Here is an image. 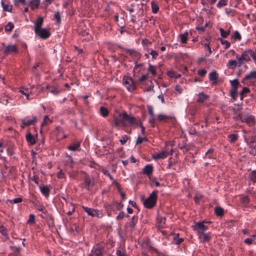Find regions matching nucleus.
Wrapping results in <instances>:
<instances>
[{
  "mask_svg": "<svg viewBox=\"0 0 256 256\" xmlns=\"http://www.w3.org/2000/svg\"><path fill=\"white\" fill-rule=\"evenodd\" d=\"M44 19L42 17L38 18L34 22V31L42 28L43 24Z\"/></svg>",
  "mask_w": 256,
  "mask_h": 256,
  "instance_id": "nucleus-17",
  "label": "nucleus"
},
{
  "mask_svg": "<svg viewBox=\"0 0 256 256\" xmlns=\"http://www.w3.org/2000/svg\"><path fill=\"white\" fill-rule=\"evenodd\" d=\"M14 28V24L11 22H9L5 26V31L6 32H12Z\"/></svg>",
  "mask_w": 256,
  "mask_h": 256,
  "instance_id": "nucleus-34",
  "label": "nucleus"
},
{
  "mask_svg": "<svg viewBox=\"0 0 256 256\" xmlns=\"http://www.w3.org/2000/svg\"><path fill=\"white\" fill-rule=\"evenodd\" d=\"M230 84L232 86V89H238V87L240 84L238 81L236 79H234V80H230Z\"/></svg>",
  "mask_w": 256,
  "mask_h": 256,
  "instance_id": "nucleus-37",
  "label": "nucleus"
},
{
  "mask_svg": "<svg viewBox=\"0 0 256 256\" xmlns=\"http://www.w3.org/2000/svg\"><path fill=\"white\" fill-rule=\"evenodd\" d=\"M123 84L125 85L129 91H133L136 89V84L133 79L130 77H124L123 78Z\"/></svg>",
  "mask_w": 256,
  "mask_h": 256,
  "instance_id": "nucleus-3",
  "label": "nucleus"
},
{
  "mask_svg": "<svg viewBox=\"0 0 256 256\" xmlns=\"http://www.w3.org/2000/svg\"><path fill=\"white\" fill-rule=\"evenodd\" d=\"M194 229L201 234L208 229V226L204 224V222H198L194 226Z\"/></svg>",
  "mask_w": 256,
  "mask_h": 256,
  "instance_id": "nucleus-8",
  "label": "nucleus"
},
{
  "mask_svg": "<svg viewBox=\"0 0 256 256\" xmlns=\"http://www.w3.org/2000/svg\"><path fill=\"white\" fill-rule=\"evenodd\" d=\"M213 149H210L208 150V152H206V156H208V158H212V156H211V154L213 152Z\"/></svg>",
  "mask_w": 256,
  "mask_h": 256,
  "instance_id": "nucleus-64",
  "label": "nucleus"
},
{
  "mask_svg": "<svg viewBox=\"0 0 256 256\" xmlns=\"http://www.w3.org/2000/svg\"><path fill=\"white\" fill-rule=\"evenodd\" d=\"M69 206L72 208V210L68 211H66L64 210V212L67 215L70 216L75 211V208L74 205L72 203L69 204Z\"/></svg>",
  "mask_w": 256,
  "mask_h": 256,
  "instance_id": "nucleus-38",
  "label": "nucleus"
},
{
  "mask_svg": "<svg viewBox=\"0 0 256 256\" xmlns=\"http://www.w3.org/2000/svg\"><path fill=\"white\" fill-rule=\"evenodd\" d=\"M200 234L199 238L202 239L204 242H208L210 240L211 236L210 234L202 232Z\"/></svg>",
  "mask_w": 256,
  "mask_h": 256,
  "instance_id": "nucleus-22",
  "label": "nucleus"
},
{
  "mask_svg": "<svg viewBox=\"0 0 256 256\" xmlns=\"http://www.w3.org/2000/svg\"><path fill=\"white\" fill-rule=\"evenodd\" d=\"M40 190L42 193L46 196H48L50 194V189L48 186H40Z\"/></svg>",
  "mask_w": 256,
  "mask_h": 256,
  "instance_id": "nucleus-23",
  "label": "nucleus"
},
{
  "mask_svg": "<svg viewBox=\"0 0 256 256\" xmlns=\"http://www.w3.org/2000/svg\"><path fill=\"white\" fill-rule=\"evenodd\" d=\"M2 6L3 10L5 12H12V6L6 4L2 0Z\"/></svg>",
  "mask_w": 256,
  "mask_h": 256,
  "instance_id": "nucleus-25",
  "label": "nucleus"
},
{
  "mask_svg": "<svg viewBox=\"0 0 256 256\" xmlns=\"http://www.w3.org/2000/svg\"><path fill=\"white\" fill-rule=\"evenodd\" d=\"M230 96L232 97V98L234 100H236V98L238 96L237 90L232 89L230 90Z\"/></svg>",
  "mask_w": 256,
  "mask_h": 256,
  "instance_id": "nucleus-41",
  "label": "nucleus"
},
{
  "mask_svg": "<svg viewBox=\"0 0 256 256\" xmlns=\"http://www.w3.org/2000/svg\"><path fill=\"white\" fill-rule=\"evenodd\" d=\"M147 108L150 116H154L153 107L151 106H148Z\"/></svg>",
  "mask_w": 256,
  "mask_h": 256,
  "instance_id": "nucleus-54",
  "label": "nucleus"
},
{
  "mask_svg": "<svg viewBox=\"0 0 256 256\" xmlns=\"http://www.w3.org/2000/svg\"><path fill=\"white\" fill-rule=\"evenodd\" d=\"M128 139V137L126 135H124L120 140V142L122 145H124Z\"/></svg>",
  "mask_w": 256,
  "mask_h": 256,
  "instance_id": "nucleus-47",
  "label": "nucleus"
},
{
  "mask_svg": "<svg viewBox=\"0 0 256 256\" xmlns=\"http://www.w3.org/2000/svg\"><path fill=\"white\" fill-rule=\"evenodd\" d=\"M166 223V218L164 217H160L158 219L159 226H162Z\"/></svg>",
  "mask_w": 256,
  "mask_h": 256,
  "instance_id": "nucleus-50",
  "label": "nucleus"
},
{
  "mask_svg": "<svg viewBox=\"0 0 256 256\" xmlns=\"http://www.w3.org/2000/svg\"><path fill=\"white\" fill-rule=\"evenodd\" d=\"M250 180L254 182H256V170L252 171L248 176Z\"/></svg>",
  "mask_w": 256,
  "mask_h": 256,
  "instance_id": "nucleus-33",
  "label": "nucleus"
},
{
  "mask_svg": "<svg viewBox=\"0 0 256 256\" xmlns=\"http://www.w3.org/2000/svg\"><path fill=\"white\" fill-rule=\"evenodd\" d=\"M232 38L238 40H241V36L239 32L238 31H236L234 32V35L232 36Z\"/></svg>",
  "mask_w": 256,
  "mask_h": 256,
  "instance_id": "nucleus-55",
  "label": "nucleus"
},
{
  "mask_svg": "<svg viewBox=\"0 0 256 256\" xmlns=\"http://www.w3.org/2000/svg\"><path fill=\"white\" fill-rule=\"evenodd\" d=\"M82 208L88 215L92 217L96 216L98 218L102 217V214H100L99 211L96 209L94 210L84 206H82Z\"/></svg>",
  "mask_w": 256,
  "mask_h": 256,
  "instance_id": "nucleus-4",
  "label": "nucleus"
},
{
  "mask_svg": "<svg viewBox=\"0 0 256 256\" xmlns=\"http://www.w3.org/2000/svg\"><path fill=\"white\" fill-rule=\"evenodd\" d=\"M157 200V192L154 191L144 202V206L148 208H152Z\"/></svg>",
  "mask_w": 256,
  "mask_h": 256,
  "instance_id": "nucleus-2",
  "label": "nucleus"
},
{
  "mask_svg": "<svg viewBox=\"0 0 256 256\" xmlns=\"http://www.w3.org/2000/svg\"><path fill=\"white\" fill-rule=\"evenodd\" d=\"M0 232L4 236H7V232H6V230L4 228V226H0Z\"/></svg>",
  "mask_w": 256,
  "mask_h": 256,
  "instance_id": "nucleus-49",
  "label": "nucleus"
},
{
  "mask_svg": "<svg viewBox=\"0 0 256 256\" xmlns=\"http://www.w3.org/2000/svg\"><path fill=\"white\" fill-rule=\"evenodd\" d=\"M40 0H31L29 2V6L31 10H34L38 8Z\"/></svg>",
  "mask_w": 256,
  "mask_h": 256,
  "instance_id": "nucleus-19",
  "label": "nucleus"
},
{
  "mask_svg": "<svg viewBox=\"0 0 256 256\" xmlns=\"http://www.w3.org/2000/svg\"><path fill=\"white\" fill-rule=\"evenodd\" d=\"M254 240L252 238H248L244 240V242L246 244L250 245L252 244Z\"/></svg>",
  "mask_w": 256,
  "mask_h": 256,
  "instance_id": "nucleus-61",
  "label": "nucleus"
},
{
  "mask_svg": "<svg viewBox=\"0 0 256 256\" xmlns=\"http://www.w3.org/2000/svg\"><path fill=\"white\" fill-rule=\"evenodd\" d=\"M100 114L103 117L107 116L109 114L108 110L106 108L103 107V106H101L100 108Z\"/></svg>",
  "mask_w": 256,
  "mask_h": 256,
  "instance_id": "nucleus-28",
  "label": "nucleus"
},
{
  "mask_svg": "<svg viewBox=\"0 0 256 256\" xmlns=\"http://www.w3.org/2000/svg\"><path fill=\"white\" fill-rule=\"evenodd\" d=\"M35 220L34 216L32 214H30L29 220L28 222V223H34Z\"/></svg>",
  "mask_w": 256,
  "mask_h": 256,
  "instance_id": "nucleus-59",
  "label": "nucleus"
},
{
  "mask_svg": "<svg viewBox=\"0 0 256 256\" xmlns=\"http://www.w3.org/2000/svg\"><path fill=\"white\" fill-rule=\"evenodd\" d=\"M18 52V48L16 45H8L5 48L4 53L5 54H16Z\"/></svg>",
  "mask_w": 256,
  "mask_h": 256,
  "instance_id": "nucleus-13",
  "label": "nucleus"
},
{
  "mask_svg": "<svg viewBox=\"0 0 256 256\" xmlns=\"http://www.w3.org/2000/svg\"><path fill=\"white\" fill-rule=\"evenodd\" d=\"M102 172L104 175L108 176L110 178V180H114L113 177L110 174V173L109 172L108 170H106V169H102Z\"/></svg>",
  "mask_w": 256,
  "mask_h": 256,
  "instance_id": "nucleus-53",
  "label": "nucleus"
},
{
  "mask_svg": "<svg viewBox=\"0 0 256 256\" xmlns=\"http://www.w3.org/2000/svg\"><path fill=\"white\" fill-rule=\"evenodd\" d=\"M26 140L28 142L30 145L36 144V140L34 136L30 132H28L26 136Z\"/></svg>",
  "mask_w": 256,
  "mask_h": 256,
  "instance_id": "nucleus-20",
  "label": "nucleus"
},
{
  "mask_svg": "<svg viewBox=\"0 0 256 256\" xmlns=\"http://www.w3.org/2000/svg\"><path fill=\"white\" fill-rule=\"evenodd\" d=\"M37 121V118L36 116H32V118L30 120H26V119H22L21 120L22 122L21 127L24 128L26 126H30V125L34 124Z\"/></svg>",
  "mask_w": 256,
  "mask_h": 256,
  "instance_id": "nucleus-12",
  "label": "nucleus"
},
{
  "mask_svg": "<svg viewBox=\"0 0 256 256\" xmlns=\"http://www.w3.org/2000/svg\"><path fill=\"white\" fill-rule=\"evenodd\" d=\"M54 18L56 20V22L58 24H60L61 22V16L60 12L58 11L54 14Z\"/></svg>",
  "mask_w": 256,
  "mask_h": 256,
  "instance_id": "nucleus-45",
  "label": "nucleus"
},
{
  "mask_svg": "<svg viewBox=\"0 0 256 256\" xmlns=\"http://www.w3.org/2000/svg\"><path fill=\"white\" fill-rule=\"evenodd\" d=\"M168 152L166 151H162L160 152L154 153L152 154V158L155 160L159 159H164L168 156Z\"/></svg>",
  "mask_w": 256,
  "mask_h": 256,
  "instance_id": "nucleus-14",
  "label": "nucleus"
},
{
  "mask_svg": "<svg viewBox=\"0 0 256 256\" xmlns=\"http://www.w3.org/2000/svg\"><path fill=\"white\" fill-rule=\"evenodd\" d=\"M22 200L21 198H14L12 200H10V202L11 203L13 202L14 204H17V203L21 202H22Z\"/></svg>",
  "mask_w": 256,
  "mask_h": 256,
  "instance_id": "nucleus-56",
  "label": "nucleus"
},
{
  "mask_svg": "<svg viewBox=\"0 0 256 256\" xmlns=\"http://www.w3.org/2000/svg\"><path fill=\"white\" fill-rule=\"evenodd\" d=\"M249 50H252L251 49H248V50H246L242 54V55L240 56H236V58L238 59V60L239 61V62H238V66H240L242 64V62H240L241 60H245V61H249L250 60V53H249L248 52V51Z\"/></svg>",
  "mask_w": 256,
  "mask_h": 256,
  "instance_id": "nucleus-5",
  "label": "nucleus"
},
{
  "mask_svg": "<svg viewBox=\"0 0 256 256\" xmlns=\"http://www.w3.org/2000/svg\"><path fill=\"white\" fill-rule=\"evenodd\" d=\"M148 71L150 72L152 75H156V74L155 67L152 64H149Z\"/></svg>",
  "mask_w": 256,
  "mask_h": 256,
  "instance_id": "nucleus-43",
  "label": "nucleus"
},
{
  "mask_svg": "<svg viewBox=\"0 0 256 256\" xmlns=\"http://www.w3.org/2000/svg\"><path fill=\"white\" fill-rule=\"evenodd\" d=\"M238 118H240L242 122H244L250 126H253L254 124V118L252 116L242 118V114H239L236 118L237 120Z\"/></svg>",
  "mask_w": 256,
  "mask_h": 256,
  "instance_id": "nucleus-7",
  "label": "nucleus"
},
{
  "mask_svg": "<svg viewBox=\"0 0 256 256\" xmlns=\"http://www.w3.org/2000/svg\"><path fill=\"white\" fill-rule=\"evenodd\" d=\"M146 140V139L144 138H142V137L138 136V138H137L136 144H140L143 142V141L144 140Z\"/></svg>",
  "mask_w": 256,
  "mask_h": 256,
  "instance_id": "nucleus-62",
  "label": "nucleus"
},
{
  "mask_svg": "<svg viewBox=\"0 0 256 256\" xmlns=\"http://www.w3.org/2000/svg\"><path fill=\"white\" fill-rule=\"evenodd\" d=\"M209 78L213 84H216L218 82V74L216 71H213L210 74Z\"/></svg>",
  "mask_w": 256,
  "mask_h": 256,
  "instance_id": "nucleus-18",
  "label": "nucleus"
},
{
  "mask_svg": "<svg viewBox=\"0 0 256 256\" xmlns=\"http://www.w3.org/2000/svg\"><path fill=\"white\" fill-rule=\"evenodd\" d=\"M188 36V33L187 32H186L184 34H180V41L182 43L186 44L187 42Z\"/></svg>",
  "mask_w": 256,
  "mask_h": 256,
  "instance_id": "nucleus-29",
  "label": "nucleus"
},
{
  "mask_svg": "<svg viewBox=\"0 0 256 256\" xmlns=\"http://www.w3.org/2000/svg\"><path fill=\"white\" fill-rule=\"evenodd\" d=\"M80 145V142L78 141L75 142L74 144L68 146V149L70 150L76 151L78 150Z\"/></svg>",
  "mask_w": 256,
  "mask_h": 256,
  "instance_id": "nucleus-24",
  "label": "nucleus"
},
{
  "mask_svg": "<svg viewBox=\"0 0 256 256\" xmlns=\"http://www.w3.org/2000/svg\"><path fill=\"white\" fill-rule=\"evenodd\" d=\"M256 79V71H252L249 74H247L244 78V80Z\"/></svg>",
  "mask_w": 256,
  "mask_h": 256,
  "instance_id": "nucleus-27",
  "label": "nucleus"
},
{
  "mask_svg": "<svg viewBox=\"0 0 256 256\" xmlns=\"http://www.w3.org/2000/svg\"><path fill=\"white\" fill-rule=\"evenodd\" d=\"M220 32L221 36L224 38H226L230 34V30L226 31L222 28L220 29Z\"/></svg>",
  "mask_w": 256,
  "mask_h": 256,
  "instance_id": "nucleus-35",
  "label": "nucleus"
},
{
  "mask_svg": "<svg viewBox=\"0 0 256 256\" xmlns=\"http://www.w3.org/2000/svg\"><path fill=\"white\" fill-rule=\"evenodd\" d=\"M238 64V62L235 60H229L228 66L229 67L234 68L236 67V65Z\"/></svg>",
  "mask_w": 256,
  "mask_h": 256,
  "instance_id": "nucleus-42",
  "label": "nucleus"
},
{
  "mask_svg": "<svg viewBox=\"0 0 256 256\" xmlns=\"http://www.w3.org/2000/svg\"><path fill=\"white\" fill-rule=\"evenodd\" d=\"M250 92V90L248 88H246V87H244L243 88L242 90V91L241 92H240V94L241 95H243L244 94L246 93H248Z\"/></svg>",
  "mask_w": 256,
  "mask_h": 256,
  "instance_id": "nucleus-63",
  "label": "nucleus"
},
{
  "mask_svg": "<svg viewBox=\"0 0 256 256\" xmlns=\"http://www.w3.org/2000/svg\"><path fill=\"white\" fill-rule=\"evenodd\" d=\"M144 5L142 4H141V6L142 8H140V10H138V22H140L142 20V19L140 18L141 17L144 16V11L143 8V6ZM131 21L132 22V23L135 24L138 22V20L136 19V16L134 15H132V19Z\"/></svg>",
  "mask_w": 256,
  "mask_h": 256,
  "instance_id": "nucleus-10",
  "label": "nucleus"
},
{
  "mask_svg": "<svg viewBox=\"0 0 256 256\" xmlns=\"http://www.w3.org/2000/svg\"><path fill=\"white\" fill-rule=\"evenodd\" d=\"M248 52L250 53V56L252 57L255 64H256V56L253 50H249Z\"/></svg>",
  "mask_w": 256,
  "mask_h": 256,
  "instance_id": "nucleus-58",
  "label": "nucleus"
},
{
  "mask_svg": "<svg viewBox=\"0 0 256 256\" xmlns=\"http://www.w3.org/2000/svg\"><path fill=\"white\" fill-rule=\"evenodd\" d=\"M206 70L204 69H202V70H200L198 71V74L202 77L206 75Z\"/></svg>",
  "mask_w": 256,
  "mask_h": 256,
  "instance_id": "nucleus-60",
  "label": "nucleus"
},
{
  "mask_svg": "<svg viewBox=\"0 0 256 256\" xmlns=\"http://www.w3.org/2000/svg\"><path fill=\"white\" fill-rule=\"evenodd\" d=\"M54 0H44L43 4H44V8H47L49 5L54 2Z\"/></svg>",
  "mask_w": 256,
  "mask_h": 256,
  "instance_id": "nucleus-48",
  "label": "nucleus"
},
{
  "mask_svg": "<svg viewBox=\"0 0 256 256\" xmlns=\"http://www.w3.org/2000/svg\"><path fill=\"white\" fill-rule=\"evenodd\" d=\"M116 256H128L122 250L120 249L117 250Z\"/></svg>",
  "mask_w": 256,
  "mask_h": 256,
  "instance_id": "nucleus-52",
  "label": "nucleus"
},
{
  "mask_svg": "<svg viewBox=\"0 0 256 256\" xmlns=\"http://www.w3.org/2000/svg\"><path fill=\"white\" fill-rule=\"evenodd\" d=\"M36 34L39 36L40 38L46 39L50 36V32L46 28H41L37 30L34 31Z\"/></svg>",
  "mask_w": 256,
  "mask_h": 256,
  "instance_id": "nucleus-9",
  "label": "nucleus"
},
{
  "mask_svg": "<svg viewBox=\"0 0 256 256\" xmlns=\"http://www.w3.org/2000/svg\"><path fill=\"white\" fill-rule=\"evenodd\" d=\"M104 249L99 246L94 247L88 256H104Z\"/></svg>",
  "mask_w": 256,
  "mask_h": 256,
  "instance_id": "nucleus-11",
  "label": "nucleus"
},
{
  "mask_svg": "<svg viewBox=\"0 0 256 256\" xmlns=\"http://www.w3.org/2000/svg\"><path fill=\"white\" fill-rule=\"evenodd\" d=\"M242 203L248 204L250 202L249 198L248 196H244L242 198Z\"/></svg>",
  "mask_w": 256,
  "mask_h": 256,
  "instance_id": "nucleus-57",
  "label": "nucleus"
},
{
  "mask_svg": "<svg viewBox=\"0 0 256 256\" xmlns=\"http://www.w3.org/2000/svg\"><path fill=\"white\" fill-rule=\"evenodd\" d=\"M150 54L152 56V58L154 60L156 59L158 55V52L154 50H151Z\"/></svg>",
  "mask_w": 256,
  "mask_h": 256,
  "instance_id": "nucleus-51",
  "label": "nucleus"
},
{
  "mask_svg": "<svg viewBox=\"0 0 256 256\" xmlns=\"http://www.w3.org/2000/svg\"><path fill=\"white\" fill-rule=\"evenodd\" d=\"M125 216H128V215L126 214L125 213L123 212H120L119 214L117 216L116 219L118 220H122Z\"/></svg>",
  "mask_w": 256,
  "mask_h": 256,
  "instance_id": "nucleus-46",
  "label": "nucleus"
},
{
  "mask_svg": "<svg viewBox=\"0 0 256 256\" xmlns=\"http://www.w3.org/2000/svg\"><path fill=\"white\" fill-rule=\"evenodd\" d=\"M152 11L154 14H156L159 10L158 5L154 2H152Z\"/></svg>",
  "mask_w": 256,
  "mask_h": 256,
  "instance_id": "nucleus-36",
  "label": "nucleus"
},
{
  "mask_svg": "<svg viewBox=\"0 0 256 256\" xmlns=\"http://www.w3.org/2000/svg\"><path fill=\"white\" fill-rule=\"evenodd\" d=\"M238 138L237 134H230L228 136L229 140L231 143H234L236 142Z\"/></svg>",
  "mask_w": 256,
  "mask_h": 256,
  "instance_id": "nucleus-32",
  "label": "nucleus"
},
{
  "mask_svg": "<svg viewBox=\"0 0 256 256\" xmlns=\"http://www.w3.org/2000/svg\"><path fill=\"white\" fill-rule=\"evenodd\" d=\"M84 184L87 190H90L94 186V182L89 177H86L84 180Z\"/></svg>",
  "mask_w": 256,
  "mask_h": 256,
  "instance_id": "nucleus-16",
  "label": "nucleus"
},
{
  "mask_svg": "<svg viewBox=\"0 0 256 256\" xmlns=\"http://www.w3.org/2000/svg\"><path fill=\"white\" fill-rule=\"evenodd\" d=\"M220 40L222 44L224 46L225 49H227L230 46V42L228 41L222 40V38H220Z\"/></svg>",
  "mask_w": 256,
  "mask_h": 256,
  "instance_id": "nucleus-40",
  "label": "nucleus"
},
{
  "mask_svg": "<svg viewBox=\"0 0 256 256\" xmlns=\"http://www.w3.org/2000/svg\"><path fill=\"white\" fill-rule=\"evenodd\" d=\"M215 213L216 216H221L224 215V210L220 206H217L215 208Z\"/></svg>",
  "mask_w": 256,
  "mask_h": 256,
  "instance_id": "nucleus-31",
  "label": "nucleus"
},
{
  "mask_svg": "<svg viewBox=\"0 0 256 256\" xmlns=\"http://www.w3.org/2000/svg\"><path fill=\"white\" fill-rule=\"evenodd\" d=\"M138 216H133L131 220V221L130 222H127L126 224V229L128 231L132 232L134 230V228L138 222Z\"/></svg>",
  "mask_w": 256,
  "mask_h": 256,
  "instance_id": "nucleus-6",
  "label": "nucleus"
},
{
  "mask_svg": "<svg viewBox=\"0 0 256 256\" xmlns=\"http://www.w3.org/2000/svg\"><path fill=\"white\" fill-rule=\"evenodd\" d=\"M168 75L170 78H178L181 76V74L174 71H168L167 72Z\"/></svg>",
  "mask_w": 256,
  "mask_h": 256,
  "instance_id": "nucleus-30",
  "label": "nucleus"
},
{
  "mask_svg": "<svg viewBox=\"0 0 256 256\" xmlns=\"http://www.w3.org/2000/svg\"><path fill=\"white\" fill-rule=\"evenodd\" d=\"M208 96L204 94L203 92H201L198 94V102H203L205 100H208Z\"/></svg>",
  "mask_w": 256,
  "mask_h": 256,
  "instance_id": "nucleus-26",
  "label": "nucleus"
},
{
  "mask_svg": "<svg viewBox=\"0 0 256 256\" xmlns=\"http://www.w3.org/2000/svg\"><path fill=\"white\" fill-rule=\"evenodd\" d=\"M122 125L124 126H131L136 124V118L128 115L126 112L121 113Z\"/></svg>",
  "mask_w": 256,
  "mask_h": 256,
  "instance_id": "nucleus-1",
  "label": "nucleus"
},
{
  "mask_svg": "<svg viewBox=\"0 0 256 256\" xmlns=\"http://www.w3.org/2000/svg\"><path fill=\"white\" fill-rule=\"evenodd\" d=\"M121 116V113L118 112L117 115L114 116V123L113 126L117 127L120 126V124H122V121Z\"/></svg>",
  "mask_w": 256,
  "mask_h": 256,
  "instance_id": "nucleus-15",
  "label": "nucleus"
},
{
  "mask_svg": "<svg viewBox=\"0 0 256 256\" xmlns=\"http://www.w3.org/2000/svg\"><path fill=\"white\" fill-rule=\"evenodd\" d=\"M168 118V116L163 114H160L158 116V119L160 121H166Z\"/></svg>",
  "mask_w": 256,
  "mask_h": 256,
  "instance_id": "nucleus-44",
  "label": "nucleus"
},
{
  "mask_svg": "<svg viewBox=\"0 0 256 256\" xmlns=\"http://www.w3.org/2000/svg\"><path fill=\"white\" fill-rule=\"evenodd\" d=\"M228 4V0H220L218 4H217V7L218 8H220L222 6H226Z\"/></svg>",
  "mask_w": 256,
  "mask_h": 256,
  "instance_id": "nucleus-39",
  "label": "nucleus"
},
{
  "mask_svg": "<svg viewBox=\"0 0 256 256\" xmlns=\"http://www.w3.org/2000/svg\"><path fill=\"white\" fill-rule=\"evenodd\" d=\"M153 172V167L152 166L148 164L144 166L143 169V174H146L147 176H150Z\"/></svg>",
  "mask_w": 256,
  "mask_h": 256,
  "instance_id": "nucleus-21",
  "label": "nucleus"
}]
</instances>
